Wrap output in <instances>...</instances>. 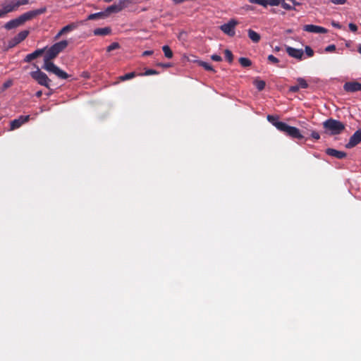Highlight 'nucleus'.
Masks as SVG:
<instances>
[{"instance_id": "1", "label": "nucleus", "mask_w": 361, "mask_h": 361, "mask_svg": "<svg viewBox=\"0 0 361 361\" xmlns=\"http://www.w3.org/2000/svg\"><path fill=\"white\" fill-rule=\"evenodd\" d=\"M58 55V53H56L52 47L49 48L44 56V65L42 68L49 73L55 74L59 78L67 79L69 77L68 74L60 69L51 61Z\"/></svg>"}, {"instance_id": "2", "label": "nucleus", "mask_w": 361, "mask_h": 361, "mask_svg": "<svg viewBox=\"0 0 361 361\" xmlns=\"http://www.w3.org/2000/svg\"><path fill=\"white\" fill-rule=\"evenodd\" d=\"M47 12V7L44 6L38 9L29 11L23 13L18 18L11 20L4 25V28L9 30L23 25L25 22L30 20L39 15Z\"/></svg>"}, {"instance_id": "3", "label": "nucleus", "mask_w": 361, "mask_h": 361, "mask_svg": "<svg viewBox=\"0 0 361 361\" xmlns=\"http://www.w3.org/2000/svg\"><path fill=\"white\" fill-rule=\"evenodd\" d=\"M267 120L279 131L283 133L292 139L301 140L304 137L298 128L288 126L284 122L278 121V118L274 116L268 115Z\"/></svg>"}, {"instance_id": "4", "label": "nucleus", "mask_w": 361, "mask_h": 361, "mask_svg": "<svg viewBox=\"0 0 361 361\" xmlns=\"http://www.w3.org/2000/svg\"><path fill=\"white\" fill-rule=\"evenodd\" d=\"M324 132L330 135L341 134L345 128V126L340 121L329 118L322 123Z\"/></svg>"}, {"instance_id": "5", "label": "nucleus", "mask_w": 361, "mask_h": 361, "mask_svg": "<svg viewBox=\"0 0 361 361\" xmlns=\"http://www.w3.org/2000/svg\"><path fill=\"white\" fill-rule=\"evenodd\" d=\"M29 0H8L2 4L0 16L4 18L8 13L16 11L20 6L29 4Z\"/></svg>"}, {"instance_id": "6", "label": "nucleus", "mask_w": 361, "mask_h": 361, "mask_svg": "<svg viewBox=\"0 0 361 361\" xmlns=\"http://www.w3.org/2000/svg\"><path fill=\"white\" fill-rule=\"evenodd\" d=\"M239 24V22L235 18H231L228 23H224L220 26V30L229 37H233L235 35V27Z\"/></svg>"}, {"instance_id": "7", "label": "nucleus", "mask_w": 361, "mask_h": 361, "mask_svg": "<svg viewBox=\"0 0 361 361\" xmlns=\"http://www.w3.org/2000/svg\"><path fill=\"white\" fill-rule=\"evenodd\" d=\"M30 75L35 80L38 82V84L49 88V82H50V79L44 72L41 71L39 68H37V70L35 71L31 72Z\"/></svg>"}, {"instance_id": "8", "label": "nucleus", "mask_w": 361, "mask_h": 361, "mask_svg": "<svg viewBox=\"0 0 361 361\" xmlns=\"http://www.w3.org/2000/svg\"><path fill=\"white\" fill-rule=\"evenodd\" d=\"M133 0H119L118 3L114 4L106 8L104 11L107 15L111 13H118L132 3Z\"/></svg>"}, {"instance_id": "9", "label": "nucleus", "mask_w": 361, "mask_h": 361, "mask_svg": "<svg viewBox=\"0 0 361 361\" xmlns=\"http://www.w3.org/2000/svg\"><path fill=\"white\" fill-rule=\"evenodd\" d=\"M83 24V21H76L64 26L61 30L56 34L54 39H58L62 35H66L70 32L76 30L80 25Z\"/></svg>"}, {"instance_id": "10", "label": "nucleus", "mask_w": 361, "mask_h": 361, "mask_svg": "<svg viewBox=\"0 0 361 361\" xmlns=\"http://www.w3.org/2000/svg\"><path fill=\"white\" fill-rule=\"evenodd\" d=\"M29 33V30H26L20 32L17 35H16L8 42V47L10 48L14 47L15 46L25 40L28 36Z\"/></svg>"}, {"instance_id": "11", "label": "nucleus", "mask_w": 361, "mask_h": 361, "mask_svg": "<svg viewBox=\"0 0 361 361\" xmlns=\"http://www.w3.org/2000/svg\"><path fill=\"white\" fill-rule=\"evenodd\" d=\"M361 142V128L356 130L350 137L349 142L345 145V147L351 149Z\"/></svg>"}, {"instance_id": "12", "label": "nucleus", "mask_w": 361, "mask_h": 361, "mask_svg": "<svg viewBox=\"0 0 361 361\" xmlns=\"http://www.w3.org/2000/svg\"><path fill=\"white\" fill-rule=\"evenodd\" d=\"M30 120V116H20L18 118L14 119L10 123V130H14L19 128L23 124Z\"/></svg>"}, {"instance_id": "13", "label": "nucleus", "mask_w": 361, "mask_h": 361, "mask_svg": "<svg viewBox=\"0 0 361 361\" xmlns=\"http://www.w3.org/2000/svg\"><path fill=\"white\" fill-rule=\"evenodd\" d=\"M343 90L347 92L361 91V83L357 81L347 82L343 85Z\"/></svg>"}, {"instance_id": "14", "label": "nucleus", "mask_w": 361, "mask_h": 361, "mask_svg": "<svg viewBox=\"0 0 361 361\" xmlns=\"http://www.w3.org/2000/svg\"><path fill=\"white\" fill-rule=\"evenodd\" d=\"M286 51L288 54L296 59L301 60L303 56V50L302 49H298L291 47H286Z\"/></svg>"}, {"instance_id": "15", "label": "nucleus", "mask_w": 361, "mask_h": 361, "mask_svg": "<svg viewBox=\"0 0 361 361\" xmlns=\"http://www.w3.org/2000/svg\"><path fill=\"white\" fill-rule=\"evenodd\" d=\"M326 154L329 156L337 158L338 159H343L347 157V153L343 151H339L333 148H327L326 149Z\"/></svg>"}, {"instance_id": "16", "label": "nucleus", "mask_w": 361, "mask_h": 361, "mask_svg": "<svg viewBox=\"0 0 361 361\" xmlns=\"http://www.w3.org/2000/svg\"><path fill=\"white\" fill-rule=\"evenodd\" d=\"M47 47L42 48V49H38L33 51L31 54H27L25 58L24 59V61L26 63H30L32 60L38 58L39 56H42L46 50Z\"/></svg>"}, {"instance_id": "17", "label": "nucleus", "mask_w": 361, "mask_h": 361, "mask_svg": "<svg viewBox=\"0 0 361 361\" xmlns=\"http://www.w3.org/2000/svg\"><path fill=\"white\" fill-rule=\"evenodd\" d=\"M305 31L314 33H326L327 30L323 27L314 25H306L304 26Z\"/></svg>"}, {"instance_id": "18", "label": "nucleus", "mask_w": 361, "mask_h": 361, "mask_svg": "<svg viewBox=\"0 0 361 361\" xmlns=\"http://www.w3.org/2000/svg\"><path fill=\"white\" fill-rule=\"evenodd\" d=\"M68 42L67 40H62L54 44L51 47L59 54V53L63 51L68 47Z\"/></svg>"}, {"instance_id": "19", "label": "nucleus", "mask_w": 361, "mask_h": 361, "mask_svg": "<svg viewBox=\"0 0 361 361\" xmlns=\"http://www.w3.org/2000/svg\"><path fill=\"white\" fill-rule=\"evenodd\" d=\"M93 32L96 36H105L111 34V29L109 27L97 28L93 31Z\"/></svg>"}, {"instance_id": "20", "label": "nucleus", "mask_w": 361, "mask_h": 361, "mask_svg": "<svg viewBox=\"0 0 361 361\" xmlns=\"http://www.w3.org/2000/svg\"><path fill=\"white\" fill-rule=\"evenodd\" d=\"M248 37L254 42L258 43L260 41L261 36L257 32L252 29L247 30Z\"/></svg>"}, {"instance_id": "21", "label": "nucleus", "mask_w": 361, "mask_h": 361, "mask_svg": "<svg viewBox=\"0 0 361 361\" xmlns=\"http://www.w3.org/2000/svg\"><path fill=\"white\" fill-rule=\"evenodd\" d=\"M107 16V14L105 12H98L95 13H92L89 15L87 18V20H93L99 18H104Z\"/></svg>"}, {"instance_id": "22", "label": "nucleus", "mask_w": 361, "mask_h": 361, "mask_svg": "<svg viewBox=\"0 0 361 361\" xmlns=\"http://www.w3.org/2000/svg\"><path fill=\"white\" fill-rule=\"evenodd\" d=\"M136 75H137V74H136L135 72H130V73H126L123 75L119 76L118 79L120 81H125V80L133 79Z\"/></svg>"}, {"instance_id": "23", "label": "nucleus", "mask_w": 361, "mask_h": 361, "mask_svg": "<svg viewBox=\"0 0 361 361\" xmlns=\"http://www.w3.org/2000/svg\"><path fill=\"white\" fill-rule=\"evenodd\" d=\"M162 50L164 51V56L168 59H171L173 57V51L171 48L168 45H164L162 47Z\"/></svg>"}, {"instance_id": "24", "label": "nucleus", "mask_w": 361, "mask_h": 361, "mask_svg": "<svg viewBox=\"0 0 361 361\" xmlns=\"http://www.w3.org/2000/svg\"><path fill=\"white\" fill-rule=\"evenodd\" d=\"M254 85L259 91H262L264 89L266 83L262 80H255Z\"/></svg>"}, {"instance_id": "25", "label": "nucleus", "mask_w": 361, "mask_h": 361, "mask_svg": "<svg viewBox=\"0 0 361 361\" xmlns=\"http://www.w3.org/2000/svg\"><path fill=\"white\" fill-rule=\"evenodd\" d=\"M239 63L243 67H249L252 65V61L245 57H241L239 59Z\"/></svg>"}, {"instance_id": "26", "label": "nucleus", "mask_w": 361, "mask_h": 361, "mask_svg": "<svg viewBox=\"0 0 361 361\" xmlns=\"http://www.w3.org/2000/svg\"><path fill=\"white\" fill-rule=\"evenodd\" d=\"M297 82H298V85L300 88L306 89L308 87V83L304 78H298Z\"/></svg>"}, {"instance_id": "27", "label": "nucleus", "mask_w": 361, "mask_h": 361, "mask_svg": "<svg viewBox=\"0 0 361 361\" xmlns=\"http://www.w3.org/2000/svg\"><path fill=\"white\" fill-rule=\"evenodd\" d=\"M198 64L200 66L203 67L207 71L215 72V70L213 68V67L209 63H208L207 62L200 61H198Z\"/></svg>"}, {"instance_id": "28", "label": "nucleus", "mask_w": 361, "mask_h": 361, "mask_svg": "<svg viewBox=\"0 0 361 361\" xmlns=\"http://www.w3.org/2000/svg\"><path fill=\"white\" fill-rule=\"evenodd\" d=\"M159 72L154 69H147L145 73H138L137 75L140 76H147L151 75H158Z\"/></svg>"}, {"instance_id": "29", "label": "nucleus", "mask_w": 361, "mask_h": 361, "mask_svg": "<svg viewBox=\"0 0 361 361\" xmlns=\"http://www.w3.org/2000/svg\"><path fill=\"white\" fill-rule=\"evenodd\" d=\"M224 54H225V58L228 61V62L231 63L233 61V55L232 52L228 49H226L224 51Z\"/></svg>"}, {"instance_id": "30", "label": "nucleus", "mask_w": 361, "mask_h": 361, "mask_svg": "<svg viewBox=\"0 0 361 361\" xmlns=\"http://www.w3.org/2000/svg\"><path fill=\"white\" fill-rule=\"evenodd\" d=\"M249 2L252 4H259L266 7L268 5V0H247Z\"/></svg>"}, {"instance_id": "31", "label": "nucleus", "mask_w": 361, "mask_h": 361, "mask_svg": "<svg viewBox=\"0 0 361 361\" xmlns=\"http://www.w3.org/2000/svg\"><path fill=\"white\" fill-rule=\"evenodd\" d=\"M120 48V44L118 42H113L109 46L107 47L106 51L110 52L113 50L117 49Z\"/></svg>"}, {"instance_id": "32", "label": "nucleus", "mask_w": 361, "mask_h": 361, "mask_svg": "<svg viewBox=\"0 0 361 361\" xmlns=\"http://www.w3.org/2000/svg\"><path fill=\"white\" fill-rule=\"evenodd\" d=\"M280 4L281 5L282 8H283L284 9H286L287 11H290V10L295 9L290 4H287V3L284 2V1H281Z\"/></svg>"}, {"instance_id": "33", "label": "nucleus", "mask_w": 361, "mask_h": 361, "mask_svg": "<svg viewBox=\"0 0 361 361\" xmlns=\"http://www.w3.org/2000/svg\"><path fill=\"white\" fill-rule=\"evenodd\" d=\"M267 59L270 63H277L279 61L276 57H275L274 55H271V54L268 56Z\"/></svg>"}, {"instance_id": "34", "label": "nucleus", "mask_w": 361, "mask_h": 361, "mask_svg": "<svg viewBox=\"0 0 361 361\" xmlns=\"http://www.w3.org/2000/svg\"><path fill=\"white\" fill-rule=\"evenodd\" d=\"M305 53L309 57H312L314 55V51L309 46L305 47Z\"/></svg>"}, {"instance_id": "35", "label": "nucleus", "mask_w": 361, "mask_h": 361, "mask_svg": "<svg viewBox=\"0 0 361 361\" xmlns=\"http://www.w3.org/2000/svg\"><path fill=\"white\" fill-rule=\"evenodd\" d=\"M311 137L314 139V140H318L320 139V135L319 134V133H317V131H312L311 133Z\"/></svg>"}, {"instance_id": "36", "label": "nucleus", "mask_w": 361, "mask_h": 361, "mask_svg": "<svg viewBox=\"0 0 361 361\" xmlns=\"http://www.w3.org/2000/svg\"><path fill=\"white\" fill-rule=\"evenodd\" d=\"M281 0H269L268 1V4L271 6H278L281 4Z\"/></svg>"}, {"instance_id": "37", "label": "nucleus", "mask_w": 361, "mask_h": 361, "mask_svg": "<svg viewBox=\"0 0 361 361\" xmlns=\"http://www.w3.org/2000/svg\"><path fill=\"white\" fill-rule=\"evenodd\" d=\"M336 50V46L334 44H330L325 48V51L327 52H332Z\"/></svg>"}, {"instance_id": "38", "label": "nucleus", "mask_w": 361, "mask_h": 361, "mask_svg": "<svg viewBox=\"0 0 361 361\" xmlns=\"http://www.w3.org/2000/svg\"><path fill=\"white\" fill-rule=\"evenodd\" d=\"M300 88L298 87V85H293V86H290V87H289V92H298V91H299V90H300Z\"/></svg>"}, {"instance_id": "39", "label": "nucleus", "mask_w": 361, "mask_h": 361, "mask_svg": "<svg viewBox=\"0 0 361 361\" xmlns=\"http://www.w3.org/2000/svg\"><path fill=\"white\" fill-rule=\"evenodd\" d=\"M331 1L336 5H343L346 3V0H331Z\"/></svg>"}, {"instance_id": "40", "label": "nucleus", "mask_w": 361, "mask_h": 361, "mask_svg": "<svg viewBox=\"0 0 361 361\" xmlns=\"http://www.w3.org/2000/svg\"><path fill=\"white\" fill-rule=\"evenodd\" d=\"M348 26H349V29L353 32H355L357 30V26L354 23H351L349 24Z\"/></svg>"}, {"instance_id": "41", "label": "nucleus", "mask_w": 361, "mask_h": 361, "mask_svg": "<svg viewBox=\"0 0 361 361\" xmlns=\"http://www.w3.org/2000/svg\"><path fill=\"white\" fill-rule=\"evenodd\" d=\"M211 59L214 61H221L222 60L221 57L217 54H213L211 56Z\"/></svg>"}, {"instance_id": "42", "label": "nucleus", "mask_w": 361, "mask_h": 361, "mask_svg": "<svg viewBox=\"0 0 361 361\" xmlns=\"http://www.w3.org/2000/svg\"><path fill=\"white\" fill-rule=\"evenodd\" d=\"M157 66L162 67V68H166L171 67V64L170 63H159L157 64Z\"/></svg>"}, {"instance_id": "43", "label": "nucleus", "mask_w": 361, "mask_h": 361, "mask_svg": "<svg viewBox=\"0 0 361 361\" xmlns=\"http://www.w3.org/2000/svg\"><path fill=\"white\" fill-rule=\"evenodd\" d=\"M331 25H332L333 27H336L338 29H341V25L338 22L332 21Z\"/></svg>"}, {"instance_id": "44", "label": "nucleus", "mask_w": 361, "mask_h": 361, "mask_svg": "<svg viewBox=\"0 0 361 361\" xmlns=\"http://www.w3.org/2000/svg\"><path fill=\"white\" fill-rule=\"evenodd\" d=\"M153 54V51H150V50H147V51H145L142 54L143 56H149V55H152Z\"/></svg>"}, {"instance_id": "45", "label": "nucleus", "mask_w": 361, "mask_h": 361, "mask_svg": "<svg viewBox=\"0 0 361 361\" xmlns=\"http://www.w3.org/2000/svg\"><path fill=\"white\" fill-rule=\"evenodd\" d=\"M12 84V82L11 81H7L4 84V87L5 88H7V87H9Z\"/></svg>"}, {"instance_id": "46", "label": "nucleus", "mask_w": 361, "mask_h": 361, "mask_svg": "<svg viewBox=\"0 0 361 361\" xmlns=\"http://www.w3.org/2000/svg\"><path fill=\"white\" fill-rule=\"evenodd\" d=\"M42 94V92L41 90L36 92V97L39 98Z\"/></svg>"}, {"instance_id": "47", "label": "nucleus", "mask_w": 361, "mask_h": 361, "mask_svg": "<svg viewBox=\"0 0 361 361\" xmlns=\"http://www.w3.org/2000/svg\"><path fill=\"white\" fill-rule=\"evenodd\" d=\"M290 1L293 3L294 6H299L300 4L299 2H297L295 0H290Z\"/></svg>"}, {"instance_id": "48", "label": "nucleus", "mask_w": 361, "mask_h": 361, "mask_svg": "<svg viewBox=\"0 0 361 361\" xmlns=\"http://www.w3.org/2000/svg\"><path fill=\"white\" fill-rule=\"evenodd\" d=\"M358 52L361 54V45L358 47Z\"/></svg>"}, {"instance_id": "49", "label": "nucleus", "mask_w": 361, "mask_h": 361, "mask_svg": "<svg viewBox=\"0 0 361 361\" xmlns=\"http://www.w3.org/2000/svg\"><path fill=\"white\" fill-rule=\"evenodd\" d=\"M104 1L105 2H106V3H109V2L112 1L113 0H104Z\"/></svg>"}, {"instance_id": "50", "label": "nucleus", "mask_w": 361, "mask_h": 361, "mask_svg": "<svg viewBox=\"0 0 361 361\" xmlns=\"http://www.w3.org/2000/svg\"><path fill=\"white\" fill-rule=\"evenodd\" d=\"M279 49H279V47H276L275 48V50H276V51H279Z\"/></svg>"}]
</instances>
